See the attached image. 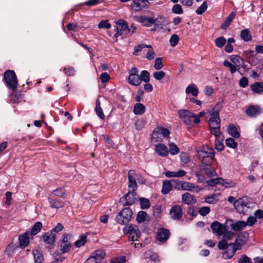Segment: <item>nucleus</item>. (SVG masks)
Returning a JSON list of instances; mask_svg holds the SVG:
<instances>
[{
    "label": "nucleus",
    "mask_w": 263,
    "mask_h": 263,
    "mask_svg": "<svg viewBox=\"0 0 263 263\" xmlns=\"http://www.w3.org/2000/svg\"><path fill=\"white\" fill-rule=\"evenodd\" d=\"M197 157L202 163L210 165L214 160V149L208 145H203L202 149L197 151Z\"/></svg>",
    "instance_id": "1"
},
{
    "label": "nucleus",
    "mask_w": 263,
    "mask_h": 263,
    "mask_svg": "<svg viewBox=\"0 0 263 263\" xmlns=\"http://www.w3.org/2000/svg\"><path fill=\"white\" fill-rule=\"evenodd\" d=\"M210 118L208 123L212 134L220 132V119L219 118V109L216 106L212 108L210 112Z\"/></svg>",
    "instance_id": "2"
},
{
    "label": "nucleus",
    "mask_w": 263,
    "mask_h": 263,
    "mask_svg": "<svg viewBox=\"0 0 263 263\" xmlns=\"http://www.w3.org/2000/svg\"><path fill=\"white\" fill-rule=\"evenodd\" d=\"M133 213L129 208H125L120 211L116 216V221L120 224L127 223L132 218Z\"/></svg>",
    "instance_id": "3"
},
{
    "label": "nucleus",
    "mask_w": 263,
    "mask_h": 263,
    "mask_svg": "<svg viewBox=\"0 0 263 263\" xmlns=\"http://www.w3.org/2000/svg\"><path fill=\"white\" fill-rule=\"evenodd\" d=\"M4 79L8 88H11L13 91L16 90L17 80L14 71H6L4 73Z\"/></svg>",
    "instance_id": "4"
},
{
    "label": "nucleus",
    "mask_w": 263,
    "mask_h": 263,
    "mask_svg": "<svg viewBox=\"0 0 263 263\" xmlns=\"http://www.w3.org/2000/svg\"><path fill=\"white\" fill-rule=\"evenodd\" d=\"M115 34L113 37L114 42H117L118 37L121 36L124 32H130V29H128L127 23L123 20H120L117 22L116 28L114 30Z\"/></svg>",
    "instance_id": "5"
},
{
    "label": "nucleus",
    "mask_w": 263,
    "mask_h": 263,
    "mask_svg": "<svg viewBox=\"0 0 263 263\" xmlns=\"http://www.w3.org/2000/svg\"><path fill=\"white\" fill-rule=\"evenodd\" d=\"M249 203L248 197H244L236 200L234 203V206L238 213L245 214L249 210Z\"/></svg>",
    "instance_id": "6"
},
{
    "label": "nucleus",
    "mask_w": 263,
    "mask_h": 263,
    "mask_svg": "<svg viewBox=\"0 0 263 263\" xmlns=\"http://www.w3.org/2000/svg\"><path fill=\"white\" fill-rule=\"evenodd\" d=\"M179 118L183 121L185 124L190 126L194 120V114L186 109H181L178 111Z\"/></svg>",
    "instance_id": "7"
},
{
    "label": "nucleus",
    "mask_w": 263,
    "mask_h": 263,
    "mask_svg": "<svg viewBox=\"0 0 263 263\" xmlns=\"http://www.w3.org/2000/svg\"><path fill=\"white\" fill-rule=\"evenodd\" d=\"M138 72V69L136 67H133L129 70L128 79V82L129 84L135 86H138L141 84Z\"/></svg>",
    "instance_id": "8"
},
{
    "label": "nucleus",
    "mask_w": 263,
    "mask_h": 263,
    "mask_svg": "<svg viewBox=\"0 0 263 263\" xmlns=\"http://www.w3.org/2000/svg\"><path fill=\"white\" fill-rule=\"evenodd\" d=\"M105 252L103 250H97L91 254L87 259L88 263H101L105 256Z\"/></svg>",
    "instance_id": "9"
},
{
    "label": "nucleus",
    "mask_w": 263,
    "mask_h": 263,
    "mask_svg": "<svg viewBox=\"0 0 263 263\" xmlns=\"http://www.w3.org/2000/svg\"><path fill=\"white\" fill-rule=\"evenodd\" d=\"M124 231L125 233L129 235V239L132 241L137 240L140 234L138 227L136 225H130L126 227L124 229Z\"/></svg>",
    "instance_id": "10"
},
{
    "label": "nucleus",
    "mask_w": 263,
    "mask_h": 263,
    "mask_svg": "<svg viewBox=\"0 0 263 263\" xmlns=\"http://www.w3.org/2000/svg\"><path fill=\"white\" fill-rule=\"evenodd\" d=\"M137 195L135 191L129 190L128 192L120 199L123 205H129L134 204L137 199Z\"/></svg>",
    "instance_id": "11"
},
{
    "label": "nucleus",
    "mask_w": 263,
    "mask_h": 263,
    "mask_svg": "<svg viewBox=\"0 0 263 263\" xmlns=\"http://www.w3.org/2000/svg\"><path fill=\"white\" fill-rule=\"evenodd\" d=\"M248 234L246 232L239 233L235 240L234 243H230V245L235 248V250L241 249L242 246L247 241Z\"/></svg>",
    "instance_id": "12"
},
{
    "label": "nucleus",
    "mask_w": 263,
    "mask_h": 263,
    "mask_svg": "<svg viewBox=\"0 0 263 263\" xmlns=\"http://www.w3.org/2000/svg\"><path fill=\"white\" fill-rule=\"evenodd\" d=\"M71 237L70 234L64 233L62 236V239L60 245L61 251L62 253H66L69 251L71 245L69 240Z\"/></svg>",
    "instance_id": "13"
},
{
    "label": "nucleus",
    "mask_w": 263,
    "mask_h": 263,
    "mask_svg": "<svg viewBox=\"0 0 263 263\" xmlns=\"http://www.w3.org/2000/svg\"><path fill=\"white\" fill-rule=\"evenodd\" d=\"M211 228L214 233L218 236H221L226 230V227L218 221H215L212 223Z\"/></svg>",
    "instance_id": "14"
},
{
    "label": "nucleus",
    "mask_w": 263,
    "mask_h": 263,
    "mask_svg": "<svg viewBox=\"0 0 263 263\" xmlns=\"http://www.w3.org/2000/svg\"><path fill=\"white\" fill-rule=\"evenodd\" d=\"M170 235V232L169 230L165 228H161L158 230L156 238L159 241L163 242L168 239Z\"/></svg>",
    "instance_id": "15"
},
{
    "label": "nucleus",
    "mask_w": 263,
    "mask_h": 263,
    "mask_svg": "<svg viewBox=\"0 0 263 263\" xmlns=\"http://www.w3.org/2000/svg\"><path fill=\"white\" fill-rule=\"evenodd\" d=\"M135 172L133 170H130L128 173L129 190L135 191L137 188V184L135 179Z\"/></svg>",
    "instance_id": "16"
},
{
    "label": "nucleus",
    "mask_w": 263,
    "mask_h": 263,
    "mask_svg": "<svg viewBox=\"0 0 263 263\" xmlns=\"http://www.w3.org/2000/svg\"><path fill=\"white\" fill-rule=\"evenodd\" d=\"M215 136V147L218 151H222L224 148L223 141L224 137L221 132H218L216 134H212Z\"/></svg>",
    "instance_id": "17"
},
{
    "label": "nucleus",
    "mask_w": 263,
    "mask_h": 263,
    "mask_svg": "<svg viewBox=\"0 0 263 263\" xmlns=\"http://www.w3.org/2000/svg\"><path fill=\"white\" fill-rule=\"evenodd\" d=\"M171 217L174 220H179L182 215V208L180 205L173 206L170 211Z\"/></svg>",
    "instance_id": "18"
},
{
    "label": "nucleus",
    "mask_w": 263,
    "mask_h": 263,
    "mask_svg": "<svg viewBox=\"0 0 263 263\" xmlns=\"http://www.w3.org/2000/svg\"><path fill=\"white\" fill-rule=\"evenodd\" d=\"M155 151L159 156L162 157H166L169 153L167 146L162 143H159L155 145Z\"/></svg>",
    "instance_id": "19"
},
{
    "label": "nucleus",
    "mask_w": 263,
    "mask_h": 263,
    "mask_svg": "<svg viewBox=\"0 0 263 263\" xmlns=\"http://www.w3.org/2000/svg\"><path fill=\"white\" fill-rule=\"evenodd\" d=\"M29 235L30 231L29 230L26 231L24 233L20 235L18 241L21 248H25L29 245Z\"/></svg>",
    "instance_id": "20"
},
{
    "label": "nucleus",
    "mask_w": 263,
    "mask_h": 263,
    "mask_svg": "<svg viewBox=\"0 0 263 263\" xmlns=\"http://www.w3.org/2000/svg\"><path fill=\"white\" fill-rule=\"evenodd\" d=\"M44 241L46 244L52 245L55 242L56 236L54 233H52V231H48L42 235Z\"/></svg>",
    "instance_id": "21"
},
{
    "label": "nucleus",
    "mask_w": 263,
    "mask_h": 263,
    "mask_svg": "<svg viewBox=\"0 0 263 263\" xmlns=\"http://www.w3.org/2000/svg\"><path fill=\"white\" fill-rule=\"evenodd\" d=\"M186 174V172L183 170H179L178 171H167L164 173L165 176L167 178H181Z\"/></svg>",
    "instance_id": "22"
},
{
    "label": "nucleus",
    "mask_w": 263,
    "mask_h": 263,
    "mask_svg": "<svg viewBox=\"0 0 263 263\" xmlns=\"http://www.w3.org/2000/svg\"><path fill=\"white\" fill-rule=\"evenodd\" d=\"M182 201L186 204H193L196 202V198L190 193L186 192L182 195Z\"/></svg>",
    "instance_id": "23"
},
{
    "label": "nucleus",
    "mask_w": 263,
    "mask_h": 263,
    "mask_svg": "<svg viewBox=\"0 0 263 263\" xmlns=\"http://www.w3.org/2000/svg\"><path fill=\"white\" fill-rule=\"evenodd\" d=\"M184 190L193 193H198L201 190V188L200 186L194 183L185 181L184 183Z\"/></svg>",
    "instance_id": "24"
},
{
    "label": "nucleus",
    "mask_w": 263,
    "mask_h": 263,
    "mask_svg": "<svg viewBox=\"0 0 263 263\" xmlns=\"http://www.w3.org/2000/svg\"><path fill=\"white\" fill-rule=\"evenodd\" d=\"M172 180H165L163 181L161 192L163 195L169 193L173 189Z\"/></svg>",
    "instance_id": "25"
},
{
    "label": "nucleus",
    "mask_w": 263,
    "mask_h": 263,
    "mask_svg": "<svg viewBox=\"0 0 263 263\" xmlns=\"http://www.w3.org/2000/svg\"><path fill=\"white\" fill-rule=\"evenodd\" d=\"M236 13L232 12L227 17L226 20L221 24V28L222 29H226L231 24L233 20L235 18Z\"/></svg>",
    "instance_id": "26"
},
{
    "label": "nucleus",
    "mask_w": 263,
    "mask_h": 263,
    "mask_svg": "<svg viewBox=\"0 0 263 263\" xmlns=\"http://www.w3.org/2000/svg\"><path fill=\"white\" fill-rule=\"evenodd\" d=\"M32 253L34 256V263H42L44 257L42 251L40 249L33 250Z\"/></svg>",
    "instance_id": "27"
},
{
    "label": "nucleus",
    "mask_w": 263,
    "mask_h": 263,
    "mask_svg": "<svg viewBox=\"0 0 263 263\" xmlns=\"http://www.w3.org/2000/svg\"><path fill=\"white\" fill-rule=\"evenodd\" d=\"M43 227L42 223L40 221L35 222L31 227L30 231V235L35 236L38 234L42 230Z\"/></svg>",
    "instance_id": "28"
},
{
    "label": "nucleus",
    "mask_w": 263,
    "mask_h": 263,
    "mask_svg": "<svg viewBox=\"0 0 263 263\" xmlns=\"http://www.w3.org/2000/svg\"><path fill=\"white\" fill-rule=\"evenodd\" d=\"M145 111V107L140 103H137L135 104L133 109V112L136 115H141Z\"/></svg>",
    "instance_id": "29"
},
{
    "label": "nucleus",
    "mask_w": 263,
    "mask_h": 263,
    "mask_svg": "<svg viewBox=\"0 0 263 263\" xmlns=\"http://www.w3.org/2000/svg\"><path fill=\"white\" fill-rule=\"evenodd\" d=\"M186 94H192L194 97H197L199 93V90L197 86L194 84H190L185 89Z\"/></svg>",
    "instance_id": "30"
},
{
    "label": "nucleus",
    "mask_w": 263,
    "mask_h": 263,
    "mask_svg": "<svg viewBox=\"0 0 263 263\" xmlns=\"http://www.w3.org/2000/svg\"><path fill=\"white\" fill-rule=\"evenodd\" d=\"M48 200L50 203V206L52 208L59 209L62 208L64 205V202L61 200H59L56 199H52L48 197Z\"/></svg>",
    "instance_id": "31"
},
{
    "label": "nucleus",
    "mask_w": 263,
    "mask_h": 263,
    "mask_svg": "<svg viewBox=\"0 0 263 263\" xmlns=\"http://www.w3.org/2000/svg\"><path fill=\"white\" fill-rule=\"evenodd\" d=\"M250 87L254 93L260 94L263 92V83L261 82H255L251 85Z\"/></svg>",
    "instance_id": "32"
},
{
    "label": "nucleus",
    "mask_w": 263,
    "mask_h": 263,
    "mask_svg": "<svg viewBox=\"0 0 263 263\" xmlns=\"http://www.w3.org/2000/svg\"><path fill=\"white\" fill-rule=\"evenodd\" d=\"M241 39L245 42H249L252 39V36L251 34L250 31L249 29H243L240 32V34Z\"/></svg>",
    "instance_id": "33"
},
{
    "label": "nucleus",
    "mask_w": 263,
    "mask_h": 263,
    "mask_svg": "<svg viewBox=\"0 0 263 263\" xmlns=\"http://www.w3.org/2000/svg\"><path fill=\"white\" fill-rule=\"evenodd\" d=\"M246 227V223L243 221H238L236 222H232L231 224L232 229L236 231H239Z\"/></svg>",
    "instance_id": "34"
},
{
    "label": "nucleus",
    "mask_w": 263,
    "mask_h": 263,
    "mask_svg": "<svg viewBox=\"0 0 263 263\" xmlns=\"http://www.w3.org/2000/svg\"><path fill=\"white\" fill-rule=\"evenodd\" d=\"M246 114L250 117H254L259 114V108L257 106H250L246 110Z\"/></svg>",
    "instance_id": "35"
},
{
    "label": "nucleus",
    "mask_w": 263,
    "mask_h": 263,
    "mask_svg": "<svg viewBox=\"0 0 263 263\" xmlns=\"http://www.w3.org/2000/svg\"><path fill=\"white\" fill-rule=\"evenodd\" d=\"M180 159L182 165L184 167L186 166L190 162V156L186 153L181 152L180 154Z\"/></svg>",
    "instance_id": "36"
},
{
    "label": "nucleus",
    "mask_w": 263,
    "mask_h": 263,
    "mask_svg": "<svg viewBox=\"0 0 263 263\" xmlns=\"http://www.w3.org/2000/svg\"><path fill=\"white\" fill-rule=\"evenodd\" d=\"M228 133L233 137L238 138L240 137V134L237 130L236 127L233 124H230L228 127Z\"/></svg>",
    "instance_id": "37"
},
{
    "label": "nucleus",
    "mask_w": 263,
    "mask_h": 263,
    "mask_svg": "<svg viewBox=\"0 0 263 263\" xmlns=\"http://www.w3.org/2000/svg\"><path fill=\"white\" fill-rule=\"evenodd\" d=\"M95 111L98 117H99L101 119H104L105 116L103 114V110L101 107L100 101H99V99H97L96 100Z\"/></svg>",
    "instance_id": "38"
},
{
    "label": "nucleus",
    "mask_w": 263,
    "mask_h": 263,
    "mask_svg": "<svg viewBox=\"0 0 263 263\" xmlns=\"http://www.w3.org/2000/svg\"><path fill=\"white\" fill-rule=\"evenodd\" d=\"M232 249L229 248L227 251L222 254V257L225 259L231 258L234 255L235 252L237 250H235V248L231 246Z\"/></svg>",
    "instance_id": "39"
},
{
    "label": "nucleus",
    "mask_w": 263,
    "mask_h": 263,
    "mask_svg": "<svg viewBox=\"0 0 263 263\" xmlns=\"http://www.w3.org/2000/svg\"><path fill=\"white\" fill-rule=\"evenodd\" d=\"M139 76L141 83L142 81H143L145 83H148L149 81L150 74L148 71L145 70H142Z\"/></svg>",
    "instance_id": "40"
},
{
    "label": "nucleus",
    "mask_w": 263,
    "mask_h": 263,
    "mask_svg": "<svg viewBox=\"0 0 263 263\" xmlns=\"http://www.w3.org/2000/svg\"><path fill=\"white\" fill-rule=\"evenodd\" d=\"M139 201L140 204V207L142 209H147L149 208L151 203L148 199L145 198H140Z\"/></svg>",
    "instance_id": "41"
},
{
    "label": "nucleus",
    "mask_w": 263,
    "mask_h": 263,
    "mask_svg": "<svg viewBox=\"0 0 263 263\" xmlns=\"http://www.w3.org/2000/svg\"><path fill=\"white\" fill-rule=\"evenodd\" d=\"M169 150L172 155H177L179 152V149L178 146L173 142L168 144Z\"/></svg>",
    "instance_id": "42"
},
{
    "label": "nucleus",
    "mask_w": 263,
    "mask_h": 263,
    "mask_svg": "<svg viewBox=\"0 0 263 263\" xmlns=\"http://www.w3.org/2000/svg\"><path fill=\"white\" fill-rule=\"evenodd\" d=\"M223 236L222 238L225 239L226 241L233 240L235 237L236 235L234 233L231 231H224L223 234L222 235Z\"/></svg>",
    "instance_id": "43"
},
{
    "label": "nucleus",
    "mask_w": 263,
    "mask_h": 263,
    "mask_svg": "<svg viewBox=\"0 0 263 263\" xmlns=\"http://www.w3.org/2000/svg\"><path fill=\"white\" fill-rule=\"evenodd\" d=\"M226 145L227 147L235 149L237 146V143L232 138H229L226 140Z\"/></svg>",
    "instance_id": "44"
},
{
    "label": "nucleus",
    "mask_w": 263,
    "mask_h": 263,
    "mask_svg": "<svg viewBox=\"0 0 263 263\" xmlns=\"http://www.w3.org/2000/svg\"><path fill=\"white\" fill-rule=\"evenodd\" d=\"M207 8V2L204 1L202 3L201 5L196 9V13L198 15H201L206 10Z\"/></svg>",
    "instance_id": "45"
},
{
    "label": "nucleus",
    "mask_w": 263,
    "mask_h": 263,
    "mask_svg": "<svg viewBox=\"0 0 263 263\" xmlns=\"http://www.w3.org/2000/svg\"><path fill=\"white\" fill-rule=\"evenodd\" d=\"M175 183L174 188L177 190H184V183L185 181H180L177 179L172 180Z\"/></svg>",
    "instance_id": "46"
},
{
    "label": "nucleus",
    "mask_w": 263,
    "mask_h": 263,
    "mask_svg": "<svg viewBox=\"0 0 263 263\" xmlns=\"http://www.w3.org/2000/svg\"><path fill=\"white\" fill-rule=\"evenodd\" d=\"M226 42L227 41L223 36L218 37L215 40L216 46L219 48H222L226 44Z\"/></svg>",
    "instance_id": "47"
},
{
    "label": "nucleus",
    "mask_w": 263,
    "mask_h": 263,
    "mask_svg": "<svg viewBox=\"0 0 263 263\" xmlns=\"http://www.w3.org/2000/svg\"><path fill=\"white\" fill-rule=\"evenodd\" d=\"M147 216L146 212L144 211H140L138 213L136 220L138 223H141L144 221Z\"/></svg>",
    "instance_id": "48"
},
{
    "label": "nucleus",
    "mask_w": 263,
    "mask_h": 263,
    "mask_svg": "<svg viewBox=\"0 0 263 263\" xmlns=\"http://www.w3.org/2000/svg\"><path fill=\"white\" fill-rule=\"evenodd\" d=\"M65 190L63 187H59L52 192V194L56 196L63 198L65 194Z\"/></svg>",
    "instance_id": "49"
},
{
    "label": "nucleus",
    "mask_w": 263,
    "mask_h": 263,
    "mask_svg": "<svg viewBox=\"0 0 263 263\" xmlns=\"http://www.w3.org/2000/svg\"><path fill=\"white\" fill-rule=\"evenodd\" d=\"M158 132H160L161 135H162L164 137H168L170 134L169 130L164 127H158L156 128L155 133Z\"/></svg>",
    "instance_id": "50"
},
{
    "label": "nucleus",
    "mask_w": 263,
    "mask_h": 263,
    "mask_svg": "<svg viewBox=\"0 0 263 263\" xmlns=\"http://www.w3.org/2000/svg\"><path fill=\"white\" fill-rule=\"evenodd\" d=\"M87 237L85 235H83L81 238L75 241L74 245L77 248H80L84 246L86 242Z\"/></svg>",
    "instance_id": "51"
},
{
    "label": "nucleus",
    "mask_w": 263,
    "mask_h": 263,
    "mask_svg": "<svg viewBox=\"0 0 263 263\" xmlns=\"http://www.w3.org/2000/svg\"><path fill=\"white\" fill-rule=\"evenodd\" d=\"M222 181V179L220 178H216L210 179L206 181V183L208 185L211 186H214L216 184H221V181Z\"/></svg>",
    "instance_id": "52"
},
{
    "label": "nucleus",
    "mask_w": 263,
    "mask_h": 263,
    "mask_svg": "<svg viewBox=\"0 0 263 263\" xmlns=\"http://www.w3.org/2000/svg\"><path fill=\"white\" fill-rule=\"evenodd\" d=\"M146 47H151V45H145L144 44L137 45L134 48V51L133 52V54L135 55H138V53L139 52L141 51L142 49Z\"/></svg>",
    "instance_id": "53"
},
{
    "label": "nucleus",
    "mask_w": 263,
    "mask_h": 263,
    "mask_svg": "<svg viewBox=\"0 0 263 263\" xmlns=\"http://www.w3.org/2000/svg\"><path fill=\"white\" fill-rule=\"evenodd\" d=\"M140 1L143 2L144 0H134L132 4V7L136 11H139L142 9Z\"/></svg>",
    "instance_id": "54"
},
{
    "label": "nucleus",
    "mask_w": 263,
    "mask_h": 263,
    "mask_svg": "<svg viewBox=\"0 0 263 263\" xmlns=\"http://www.w3.org/2000/svg\"><path fill=\"white\" fill-rule=\"evenodd\" d=\"M179 38L177 34H173L171 36L170 39V43L172 47L176 46L177 45V44L179 42Z\"/></svg>",
    "instance_id": "55"
},
{
    "label": "nucleus",
    "mask_w": 263,
    "mask_h": 263,
    "mask_svg": "<svg viewBox=\"0 0 263 263\" xmlns=\"http://www.w3.org/2000/svg\"><path fill=\"white\" fill-rule=\"evenodd\" d=\"M232 246H230V243H228L227 241H226L225 239H223L222 238V239L219 242H218V248L220 250H224L228 247H231Z\"/></svg>",
    "instance_id": "56"
},
{
    "label": "nucleus",
    "mask_w": 263,
    "mask_h": 263,
    "mask_svg": "<svg viewBox=\"0 0 263 263\" xmlns=\"http://www.w3.org/2000/svg\"><path fill=\"white\" fill-rule=\"evenodd\" d=\"M149 49L148 50L146 54L145 55L146 58L148 60H153L155 56V52L151 46V47H148Z\"/></svg>",
    "instance_id": "57"
},
{
    "label": "nucleus",
    "mask_w": 263,
    "mask_h": 263,
    "mask_svg": "<svg viewBox=\"0 0 263 263\" xmlns=\"http://www.w3.org/2000/svg\"><path fill=\"white\" fill-rule=\"evenodd\" d=\"M165 76V73L163 71H156L153 73L154 78L157 80H162Z\"/></svg>",
    "instance_id": "58"
},
{
    "label": "nucleus",
    "mask_w": 263,
    "mask_h": 263,
    "mask_svg": "<svg viewBox=\"0 0 263 263\" xmlns=\"http://www.w3.org/2000/svg\"><path fill=\"white\" fill-rule=\"evenodd\" d=\"M16 91H13L9 95V101L12 103H16L19 99L18 95L16 94Z\"/></svg>",
    "instance_id": "59"
},
{
    "label": "nucleus",
    "mask_w": 263,
    "mask_h": 263,
    "mask_svg": "<svg viewBox=\"0 0 263 263\" xmlns=\"http://www.w3.org/2000/svg\"><path fill=\"white\" fill-rule=\"evenodd\" d=\"M172 12L175 14H180L183 12L182 7L179 4H175L172 8Z\"/></svg>",
    "instance_id": "60"
},
{
    "label": "nucleus",
    "mask_w": 263,
    "mask_h": 263,
    "mask_svg": "<svg viewBox=\"0 0 263 263\" xmlns=\"http://www.w3.org/2000/svg\"><path fill=\"white\" fill-rule=\"evenodd\" d=\"M98 26L99 28L109 29L111 27V25L108 20H103L98 24Z\"/></svg>",
    "instance_id": "61"
},
{
    "label": "nucleus",
    "mask_w": 263,
    "mask_h": 263,
    "mask_svg": "<svg viewBox=\"0 0 263 263\" xmlns=\"http://www.w3.org/2000/svg\"><path fill=\"white\" fill-rule=\"evenodd\" d=\"M163 67V65L162 62L161 58H158L155 59V64L154 67L157 70H160Z\"/></svg>",
    "instance_id": "62"
},
{
    "label": "nucleus",
    "mask_w": 263,
    "mask_h": 263,
    "mask_svg": "<svg viewBox=\"0 0 263 263\" xmlns=\"http://www.w3.org/2000/svg\"><path fill=\"white\" fill-rule=\"evenodd\" d=\"M217 197L215 195L208 196L205 199V202L209 204H215L217 202Z\"/></svg>",
    "instance_id": "63"
},
{
    "label": "nucleus",
    "mask_w": 263,
    "mask_h": 263,
    "mask_svg": "<svg viewBox=\"0 0 263 263\" xmlns=\"http://www.w3.org/2000/svg\"><path fill=\"white\" fill-rule=\"evenodd\" d=\"M221 184L226 187H232L235 185V183L232 181L225 180L222 179Z\"/></svg>",
    "instance_id": "64"
}]
</instances>
